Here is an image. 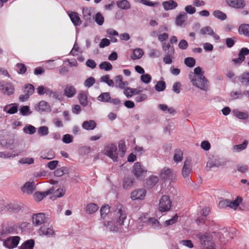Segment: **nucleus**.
<instances>
[{"instance_id":"obj_1","label":"nucleus","mask_w":249,"mask_h":249,"mask_svg":"<svg viewBox=\"0 0 249 249\" xmlns=\"http://www.w3.org/2000/svg\"><path fill=\"white\" fill-rule=\"evenodd\" d=\"M196 237L199 239L202 249H215L213 236L210 232L199 233Z\"/></svg>"},{"instance_id":"obj_2","label":"nucleus","mask_w":249,"mask_h":249,"mask_svg":"<svg viewBox=\"0 0 249 249\" xmlns=\"http://www.w3.org/2000/svg\"><path fill=\"white\" fill-rule=\"evenodd\" d=\"M126 216L125 208L121 204L118 205L114 211L113 219L119 225L122 226L124 225Z\"/></svg>"},{"instance_id":"obj_3","label":"nucleus","mask_w":249,"mask_h":249,"mask_svg":"<svg viewBox=\"0 0 249 249\" xmlns=\"http://www.w3.org/2000/svg\"><path fill=\"white\" fill-rule=\"evenodd\" d=\"M189 77L191 82L194 86L206 91L209 89V82L204 75H200L198 77L191 78L192 75H190Z\"/></svg>"},{"instance_id":"obj_4","label":"nucleus","mask_w":249,"mask_h":249,"mask_svg":"<svg viewBox=\"0 0 249 249\" xmlns=\"http://www.w3.org/2000/svg\"><path fill=\"white\" fill-rule=\"evenodd\" d=\"M159 177L164 182H171L176 177V174L173 169L164 167L161 169Z\"/></svg>"},{"instance_id":"obj_5","label":"nucleus","mask_w":249,"mask_h":249,"mask_svg":"<svg viewBox=\"0 0 249 249\" xmlns=\"http://www.w3.org/2000/svg\"><path fill=\"white\" fill-rule=\"evenodd\" d=\"M0 90L5 95L8 96L13 94L15 92V87L10 82L0 81Z\"/></svg>"},{"instance_id":"obj_6","label":"nucleus","mask_w":249,"mask_h":249,"mask_svg":"<svg viewBox=\"0 0 249 249\" xmlns=\"http://www.w3.org/2000/svg\"><path fill=\"white\" fill-rule=\"evenodd\" d=\"M117 150V146L114 144L109 143L105 147L104 151L107 156L115 161L118 159Z\"/></svg>"},{"instance_id":"obj_7","label":"nucleus","mask_w":249,"mask_h":249,"mask_svg":"<svg viewBox=\"0 0 249 249\" xmlns=\"http://www.w3.org/2000/svg\"><path fill=\"white\" fill-rule=\"evenodd\" d=\"M171 206V201L168 196H163L159 202V210L160 212L168 211Z\"/></svg>"},{"instance_id":"obj_8","label":"nucleus","mask_w":249,"mask_h":249,"mask_svg":"<svg viewBox=\"0 0 249 249\" xmlns=\"http://www.w3.org/2000/svg\"><path fill=\"white\" fill-rule=\"evenodd\" d=\"M20 240L18 236L8 237L3 241V246L9 249H14L17 247Z\"/></svg>"},{"instance_id":"obj_9","label":"nucleus","mask_w":249,"mask_h":249,"mask_svg":"<svg viewBox=\"0 0 249 249\" xmlns=\"http://www.w3.org/2000/svg\"><path fill=\"white\" fill-rule=\"evenodd\" d=\"M249 53V50L247 48H242L238 54L237 58H233L231 60L233 64L235 65H239L241 64L245 60V56Z\"/></svg>"},{"instance_id":"obj_10","label":"nucleus","mask_w":249,"mask_h":249,"mask_svg":"<svg viewBox=\"0 0 249 249\" xmlns=\"http://www.w3.org/2000/svg\"><path fill=\"white\" fill-rule=\"evenodd\" d=\"M225 2L229 6L235 9H243L246 6L244 0H225Z\"/></svg>"},{"instance_id":"obj_11","label":"nucleus","mask_w":249,"mask_h":249,"mask_svg":"<svg viewBox=\"0 0 249 249\" xmlns=\"http://www.w3.org/2000/svg\"><path fill=\"white\" fill-rule=\"evenodd\" d=\"M192 171L190 161L186 160L182 167L181 174L182 177L187 180L190 181L189 175Z\"/></svg>"},{"instance_id":"obj_12","label":"nucleus","mask_w":249,"mask_h":249,"mask_svg":"<svg viewBox=\"0 0 249 249\" xmlns=\"http://www.w3.org/2000/svg\"><path fill=\"white\" fill-rule=\"evenodd\" d=\"M133 173L137 178L142 177L144 174L146 173L147 171L143 167L141 163L137 162L134 163L133 167Z\"/></svg>"},{"instance_id":"obj_13","label":"nucleus","mask_w":249,"mask_h":249,"mask_svg":"<svg viewBox=\"0 0 249 249\" xmlns=\"http://www.w3.org/2000/svg\"><path fill=\"white\" fill-rule=\"evenodd\" d=\"M45 214L43 213L34 214L32 216V221L35 226H38L44 222Z\"/></svg>"},{"instance_id":"obj_14","label":"nucleus","mask_w":249,"mask_h":249,"mask_svg":"<svg viewBox=\"0 0 249 249\" xmlns=\"http://www.w3.org/2000/svg\"><path fill=\"white\" fill-rule=\"evenodd\" d=\"M145 194L146 191L143 189L134 190L131 193V198L133 200H142L144 198Z\"/></svg>"},{"instance_id":"obj_15","label":"nucleus","mask_w":249,"mask_h":249,"mask_svg":"<svg viewBox=\"0 0 249 249\" xmlns=\"http://www.w3.org/2000/svg\"><path fill=\"white\" fill-rule=\"evenodd\" d=\"M35 109L38 112L49 111L51 110L50 106L48 103L44 101H41L36 104Z\"/></svg>"},{"instance_id":"obj_16","label":"nucleus","mask_w":249,"mask_h":249,"mask_svg":"<svg viewBox=\"0 0 249 249\" xmlns=\"http://www.w3.org/2000/svg\"><path fill=\"white\" fill-rule=\"evenodd\" d=\"M54 191L53 187L44 192H37L34 195V199L36 201L39 202L47 196L53 193Z\"/></svg>"},{"instance_id":"obj_17","label":"nucleus","mask_w":249,"mask_h":249,"mask_svg":"<svg viewBox=\"0 0 249 249\" xmlns=\"http://www.w3.org/2000/svg\"><path fill=\"white\" fill-rule=\"evenodd\" d=\"M18 104H10L4 107L3 111L10 114H13L18 112Z\"/></svg>"},{"instance_id":"obj_18","label":"nucleus","mask_w":249,"mask_h":249,"mask_svg":"<svg viewBox=\"0 0 249 249\" xmlns=\"http://www.w3.org/2000/svg\"><path fill=\"white\" fill-rule=\"evenodd\" d=\"M224 165V162L220 161L219 160L214 159L213 160H210L207 163L206 169L207 170H210L213 167H219V166Z\"/></svg>"},{"instance_id":"obj_19","label":"nucleus","mask_w":249,"mask_h":249,"mask_svg":"<svg viewBox=\"0 0 249 249\" xmlns=\"http://www.w3.org/2000/svg\"><path fill=\"white\" fill-rule=\"evenodd\" d=\"M162 5L166 11L174 9L178 6L177 2L173 0L163 1Z\"/></svg>"},{"instance_id":"obj_20","label":"nucleus","mask_w":249,"mask_h":249,"mask_svg":"<svg viewBox=\"0 0 249 249\" xmlns=\"http://www.w3.org/2000/svg\"><path fill=\"white\" fill-rule=\"evenodd\" d=\"M76 93L75 88L71 85H67L64 89V94L68 97L74 96Z\"/></svg>"},{"instance_id":"obj_21","label":"nucleus","mask_w":249,"mask_h":249,"mask_svg":"<svg viewBox=\"0 0 249 249\" xmlns=\"http://www.w3.org/2000/svg\"><path fill=\"white\" fill-rule=\"evenodd\" d=\"M159 180V178L158 177L155 176H151L147 179L145 183L146 186L147 188H151L158 182Z\"/></svg>"},{"instance_id":"obj_22","label":"nucleus","mask_w":249,"mask_h":249,"mask_svg":"<svg viewBox=\"0 0 249 249\" xmlns=\"http://www.w3.org/2000/svg\"><path fill=\"white\" fill-rule=\"evenodd\" d=\"M96 127V123L94 120L85 121L82 124V127L87 130H93Z\"/></svg>"},{"instance_id":"obj_23","label":"nucleus","mask_w":249,"mask_h":249,"mask_svg":"<svg viewBox=\"0 0 249 249\" xmlns=\"http://www.w3.org/2000/svg\"><path fill=\"white\" fill-rule=\"evenodd\" d=\"M142 91V90H140V89H133L127 88L124 91L125 95L128 97H130L132 95H138Z\"/></svg>"},{"instance_id":"obj_24","label":"nucleus","mask_w":249,"mask_h":249,"mask_svg":"<svg viewBox=\"0 0 249 249\" xmlns=\"http://www.w3.org/2000/svg\"><path fill=\"white\" fill-rule=\"evenodd\" d=\"M39 232L40 235H44L49 236L52 235L54 233V231L52 227H47L46 226H42L40 228Z\"/></svg>"},{"instance_id":"obj_25","label":"nucleus","mask_w":249,"mask_h":249,"mask_svg":"<svg viewBox=\"0 0 249 249\" xmlns=\"http://www.w3.org/2000/svg\"><path fill=\"white\" fill-rule=\"evenodd\" d=\"M36 187L33 182H27L23 186L22 190L24 193L28 194H32Z\"/></svg>"},{"instance_id":"obj_26","label":"nucleus","mask_w":249,"mask_h":249,"mask_svg":"<svg viewBox=\"0 0 249 249\" xmlns=\"http://www.w3.org/2000/svg\"><path fill=\"white\" fill-rule=\"evenodd\" d=\"M79 102L81 105L86 107L88 105V102L87 99V95L85 91L81 92L78 96Z\"/></svg>"},{"instance_id":"obj_27","label":"nucleus","mask_w":249,"mask_h":249,"mask_svg":"<svg viewBox=\"0 0 249 249\" xmlns=\"http://www.w3.org/2000/svg\"><path fill=\"white\" fill-rule=\"evenodd\" d=\"M116 4L120 9L127 10L130 8V4L127 0H121L117 1Z\"/></svg>"},{"instance_id":"obj_28","label":"nucleus","mask_w":249,"mask_h":249,"mask_svg":"<svg viewBox=\"0 0 249 249\" xmlns=\"http://www.w3.org/2000/svg\"><path fill=\"white\" fill-rule=\"evenodd\" d=\"M238 32L240 34L249 36V24H241L239 27Z\"/></svg>"},{"instance_id":"obj_29","label":"nucleus","mask_w":249,"mask_h":249,"mask_svg":"<svg viewBox=\"0 0 249 249\" xmlns=\"http://www.w3.org/2000/svg\"><path fill=\"white\" fill-rule=\"evenodd\" d=\"M240 82L244 85L249 86V73L244 72L238 78Z\"/></svg>"},{"instance_id":"obj_30","label":"nucleus","mask_w":249,"mask_h":249,"mask_svg":"<svg viewBox=\"0 0 249 249\" xmlns=\"http://www.w3.org/2000/svg\"><path fill=\"white\" fill-rule=\"evenodd\" d=\"M35 245V241L30 239L24 242L20 247V249H33Z\"/></svg>"},{"instance_id":"obj_31","label":"nucleus","mask_w":249,"mask_h":249,"mask_svg":"<svg viewBox=\"0 0 249 249\" xmlns=\"http://www.w3.org/2000/svg\"><path fill=\"white\" fill-rule=\"evenodd\" d=\"M147 224L155 229H159L160 228L159 222L158 220L153 218H149L147 221Z\"/></svg>"},{"instance_id":"obj_32","label":"nucleus","mask_w":249,"mask_h":249,"mask_svg":"<svg viewBox=\"0 0 249 249\" xmlns=\"http://www.w3.org/2000/svg\"><path fill=\"white\" fill-rule=\"evenodd\" d=\"M69 173V169L66 167H62L57 169L54 172V175L56 177H60L64 174Z\"/></svg>"},{"instance_id":"obj_33","label":"nucleus","mask_w":249,"mask_h":249,"mask_svg":"<svg viewBox=\"0 0 249 249\" xmlns=\"http://www.w3.org/2000/svg\"><path fill=\"white\" fill-rule=\"evenodd\" d=\"M134 180L131 178H125L123 182V187L125 189H129L133 185Z\"/></svg>"},{"instance_id":"obj_34","label":"nucleus","mask_w":249,"mask_h":249,"mask_svg":"<svg viewBox=\"0 0 249 249\" xmlns=\"http://www.w3.org/2000/svg\"><path fill=\"white\" fill-rule=\"evenodd\" d=\"M232 113L235 116L240 119L245 120L248 118L247 113L240 111L237 109L233 110Z\"/></svg>"},{"instance_id":"obj_35","label":"nucleus","mask_w":249,"mask_h":249,"mask_svg":"<svg viewBox=\"0 0 249 249\" xmlns=\"http://www.w3.org/2000/svg\"><path fill=\"white\" fill-rule=\"evenodd\" d=\"M143 54V52L141 48L134 49L133 51V54L131 56V58L133 60L140 59Z\"/></svg>"},{"instance_id":"obj_36","label":"nucleus","mask_w":249,"mask_h":249,"mask_svg":"<svg viewBox=\"0 0 249 249\" xmlns=\"http://www.w3.org/2000/svg\"><path fill=\"white\" fill-rule=\"evenodd\" d=\"M163 50L166 52V54H173L174 53V49L173 46H171L169 43L165 42L162 44Z\"/></svg>"},{"instance_id":"obj_37","label":"nucleus","mask_w":249,"mask_h":249,"mask_svg":"<svg viewBox=\"0 0 249 249\" xmlns=\"http://www.w3.org/2000/svg\"><path fill=\"white\" fill-rule=\"evenodd\" d=\"M100 80L101 82L106 83L109 87L114 86V82L112 80L109 79V75L108 74L102 76L100 78Z\"/></svg>"},{"instance_id":"obj_38","label":"nucleus","mask_w":249,"mask_h":249,"mask_svg":"<svg viewBox=\"0 0 249 249\" xmlns=\"http://www.w3.org/2000/svg\"><path fill=\"white\" fill-rule=\"evenodd\" d=\"M98 101L103 102H109L110 99V96L109 92H104L101 93L98 97Z\"/></svg>"},{"instance_id":"obj_39","label":"nucleus","mask_w":249,"mask_h":249,"mask_svg":"<svg viewBox=\"0 0 249 249\" xmlns=\"http://www.w3.org/2000/svg\"><path fill=\"white\" fill-rule=\"evenodd\" d=\"M242 198L240 196H238L237 198L233 201H230V205H229V207L231 208L236 209L237 207L239 205L240 203L242 201Z\"/></svg>"},{"instance_id":"obj_40","label":"nucleus","mask_w":249,"mask_h":249,"mask_svg":"<svg viewBox=\"0 0 249 249\" xmlns=\"http://www.w3.org/2000/svg\"><path fill=\"white\" fill-rule=\"evenodd\" d=\"M112 65L107 61L103 62L99 65V68L106 71H110L112 69Z\"/></svg>"},{"instance_id":"obj_41","label":"nucleus","mask_w":249,"mask_h":249,"mask_svg":"<svg viewBox=\"0 0 249 249\" xmlns=\"http://www.w3.org/2000/svg\"><path fill=\"white\" fill-rule=\"evenodd\" d=\"M248 144V141L247 140H245L242 144L234 145L233 149L235 152H240L245 149Z\"/></svg>"},{"instance_id":"obj_42","label":"nucleus","mask_w":249,"mask_h":249,"mask_svg":"<svg viewBox=\"0 0 249 249\" xmlns=\"http://www.w3.org/2000/svg\"><path fill=\"white\" fill-rule=\"evenodd\" d=\"M183 159V153L181 150L176 149L175 151L174 156V160L176 162H179L182 160Z\"/></svg>"},{"instance_id":"obj_43","label":"nucleus","mask_w":249,"mask_h":249,"mask_svg":"<svg viewBox=\"0 0 249 249\" xmlns=\"http://www.w3.org/2000/svg\"><path fill=\"white\" fill-rule=\"evenodd\" d=\"M176 23L177 26H184L187 23V17H177Z\"/></svg>"},{"instance_id":"obj_44","label":"nucleus","mask_w":249,"mask_h":249,"mask_svg":"<svg viewBox=\"0 0 249 249\" xmlns=\"http://www.w3.org/2000/svg\"><path fill=\"white\" fill-rule=\"evenodd\" d=\"M23 132L26 134H29L30 135L33 134L36 132V128L35 126L29 124L26 125L23 128Z\"/></svg>"},{"instance_id":"obj_45","label":"nucleus","mask_w":249,"mask_h":249,"mask_svg":"<svg viewBox=\"0 0 249 249\" xmlns=\"http://www.w3.org/2000/svg\"><path fill=\"white\" fill-rule=\"evenodd\" d=\"M98 209V206L95 203H89L87 206V212L89 213H92Z\"/></svg>"},{"instance_id":"obj_46","label":"nucleus","mask_w":249,"mask_h":249,"mask_svg":"<svg viewBox=\"0 0 249 249\" xmlns=\"http://www.w3.org/2000/svg\"><path fill=\"white\" fill-rule=\"evenodd\" d=\"M155 89L157 91H162L166 88V83L163 81H159L157 82V84L155 85Z\"/></svg>"},{"instance_id":"obj_47","label":"nucleus","mask_w":249,"mask_h":249,"mask_svg":"<svg viewBox=\"0 0 249 249\" xmlns=\"http://www.w3.org/2000/svg\"><path fill=\"white\" fill-rule=\"evenodd\" d=\"M37 133L40 136H45L49 134V128L46 126H41L38 128Z\"/></svg>"},{"instance_id":"obj_48","label":"nucleus","mask_w":249,"mask_h":249,"mask_svg":"<svg viewBox=\"0 0 249 249\" xmlns=\"http://www.w3.org/2000/svg\"><path fill=\"white\" fill-rule=\"evenodd\" d=\"M55 153L52 150H49L46 153L42 155L41 158L43 159L52 160L55 158Z\"/></svg>"},{"instance_id":"obj_49","label":"nucleus","mask_w":249,"mask_h":249,"mask_svg":"<svg viewBox=\"0 0 249 249\" xmlns=\"http://www.w3.org/2000/svg\"><path fill=\"white\" fill-rule=\"evenodd\" d=\"M184 63L187 67L192 68L196 64V60L193 57H188L185 58Z\"/></svg>"},{"instance_id":"obj_50","label":"nucleus","mask_w":249,"mask_h":249,"mask_svg":"<svg viewBox=\"0 0 249 249\" xmlns=\"http://www.w3.org/2000/svg\"><path fill=\"white\" fill-rule=\"evenodd\" d=\"M34 87L31 84H28L25 86L24 92L30 96L34 93Z\"/></svg>"},{"instance_id":"obj_51","label":"nucleus","mask_w":249,"mask_h":249,"mask_svg":"<svg viewBox=\"0 0 249 249\" xmlns=\"http://www.w3.org/2000/svg\"><path fill=\"white\" fill-rule=\"evenodd\" d=\"M19 112L23 116H27L32 113V112L30 111V108L28 106L21 107L19 109Z\"/></svg>"},{"instance_id":"obj_52","label":"nucleus","mask_w":249,"mask_h":249,"mask_svg":"<svg viewBox=\"0 0 249 249\" xmlns=\"http://www.w3.org/2000/svg\"><path fill=\"white\" fill-rule=\"evenodd\" d=\"M230 96L232 100H235L237 99H241L244 94L241 91H232L230 93Z\"/></svg>"},{"instance_id":"obj_53","label":"nucleus","mask_w":249,"mask_h":249,"mask_svg":"<svg viewBox=\"0 0 249 249\" xmlns=\"http://www.w3.org/2000/svg\"><path fill=\"white\" fill-rule=\"evenodd\" d=\"M105 225L108 228V230L110 231L117 232L119 231L118 227L115 225L113 222L108 221L107 224Z\"/></svg>"},{"instance_id":"obj_54","label":"nucleus","mask_w":249,"mask_h":249,"mask_svg":"<svg viewBox=\"0 0 249 249\" xmlns=\"http://www.w3.org/2000/svg\"><path fill=\"white\" fill-rule=\"evenodd\" d=\"M213 32V30L210 26L203 27L200 31V34L203 35L207 34L211 36Z\"/></svg>"},{"instance_id":"obj_55","label":"nucleus","mask_w":249,"mask_h":249,"mask_svg":"<svg viewBox=\"0 0 249 249\" xmlns=\"http://www.w3.org/2000/svg\"><path fill=\"white\" fill-rule=\"evenodd\" d=\"M16 68L17 72L19 74L24 73L27 70L25 65L22 63H18Z\"/></svg>"},{"instance_id":"obj_56","label":"nucleus","mask_w":249,"mask_h":249,"mask_svg":"<svg viewBox=\"0 0 249 249\" xmlns=\"http://www.w3.org/2000/svg\"><path fill=\"white\" fill-rule=\"evenodd\" d=\"M109 212V207L108 205L102 207L100 210L101 217L104 218Z\"/></svg>"},{"instance_id":"obj_57","label":"nucleus","mask_w":249,"mask_h":249,"mask_svg":"<svg viewBox=\"0 0 249 249\" xmlns=\"http://www.w3.org/2000/svg\"><path fill=\"white\" fill-rule=\"evenodd\" d=\"M95 82V79L93 77H90L87 79L84 82V86L87 88H90L92 86Z\"/></svg>"},{"instance_id":"obj_58","label":"nucleus","mask_w":249,"mask_h":249,"mask_svg":"<svg viewBox=\"0 0 249 249\" xmlns=\"http://www.w3.org/2000/svg\"><path fill=\"white\" fill-rule=\"evenodd\" d=\"M18 155V154L13 153V152L11 153H10L9 152H0V157L4 158V159L10 158L11 157H15Z\"/></svg>"},{"instance_id":"obj_59","label":"nucleus","mask_w":249,"mask_h":249,"mask_svg":"<svg viewBox=\"0 0 249 249\" xmlns=\"http://www.w3.org/2000/svg\"><path fill=\"white\" fill-rule=\"evenodd\" d=\"M160 55V51L156 49H152L150 50L149 56L152 58L158 57Z\"/></svg>"},{"instance_id":"obj_60","label":"nucleus","mask_w":249,"mask_h":249,"mask_svg":"<svg viewBox=\"0 0 249 249\" xmlns=\"http://www.w3.org/2000/svg\"><path fill=\"white\" fill-rule=\"evenodd\" d=\"M152 77L149 74H143L141 76V81L145 84L150 83L151 81Z\"/></svg>"},{"instance_id":"obj_61","label":"nucleus","mask_w":249,"mask_h":249,"mask_svg":"<svg viewBox=\"0 0 249 249\" xmlns=\"http://www.w3.org/2000/svg\"><path fill=\"white\" fill-rule=\"evenodd\" d=\"M34 160L32 158H23L19 160V162L21 164H31L34 163Z\"/></svg>"},{"instance_id":"obj_62","label":"nucleus","mask_w":249,"mask_h":249,"mask_svg":"<svg viewBox=\"0 0 249 249\" xmlns=\"http://www.w3.org/2000/svg\"><path fill=\"white\" fill-rule=\"evenodd\" d=\"M147 98L146 94L142 93L139 94L135 98V100L137 102H141L145 100Z\"/></svg>"},{"instance_id":"obj_63","label":"nucleus","mask_w":249,"mask_h":249,"mask_svg":"<svg viewBox=\"0 0 249 249\" xmlns=\"http://www.w3.org/2000/svg\"><path fill=\"white\" fill-rule=\"evenodd\" d=\"M73 138L70 134H65L63 136L62 141L65 143H70L72 142Z\"/></svg>"},{"instance_id":"obj_64","label":"nucleus","mask_w":249,"mask_h":249,"mask_svg":"<svg viewBox=\"0 0 249 249\" xmlns=\"http://www.w3.org/2000/svg\"><path fill=\"white\" fill-rule=\"evenodd\" d=\"M181 84L177 82L174 83L173 85V90L175 93L178 94L180 92Z\"/></svg>"}]
</instances>
